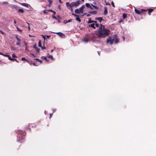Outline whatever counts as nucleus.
Listing matches in <instances>:
<instances>
[{
  "mask_svg": "<svg viewBox=\"0 0 156 156\" xmlns=\"http://www.w3.org/2000/svg\"><path fill=\"white\" fill-rule=\"evenodd\" d=\"M7 3H8L7 2H4L3 3L4 4H7Z\"/></svg>",
  "mask_w": 156,
  "mask_h": 156,
  "instance_id": "bf43d9fd",
  "label": "nucleus"
},
{
  "mask_svg": "<svg viewBox=\"0 0 156 156\" xmlns=\"http://www.w3.org/2000/svg\"><path fill=\"white\" fill-rule=\"evenodd\" d=\"M32 125V124H29V128L28 129H29L30 131H31V129H30V127H31V126L33 127V126H32V125Z\"/></svg>",
  "mask_w": 156,
  "mask_h": 156,
  "instance_id": "c9c22d12",
  "label": "nucleus"
},
{
  "mask_svg": "<svg viewBox=\"0 0 156 156\" xmlns=\"http://www.w3.org/2000/svg\"><path fill=\"white\" fill-rule=\"evenodd\" d=\"M33 48H35V50H36L37 52L38 53V52H39V51H40V49L39 48L37 47L36 44H34V45Z\"/></svg>",
  "mask_w": 156,
  "mask_h": 156,
  "instance_id": "9b49d317",
  "label": "nucleus"
},
{
  "mask_svg": "<svg viewBox=\"0 0 156 156\" xmlns=\"http://www.w3.org/2000/svg\"><path fill=\"white\" fill-rule=\"evenodd\" d=\"M49 11V10L48 9H45L43 11V13L44 14H46Z\"/></svg>",
  "mask_w": 156,
  "mask_h": 156,
  "instance_id": "bb28decb",
  "label": "nucleus"
},
{
  "mask_svg": "<svg viewBox=\"0 0 156 156\" xmlns=\"http://www.w3.org/2000/svg\"><path fill=\"white\" fill-rule=\"evenodd\" d=\"M16 28L17 29V30L21 32L22 31V30L20 29L18 27H16Z\"/></svg>",
  "mask_w": 156,
  "mask_h": 156,
  "instance_id": "58836bf2",
  "label": "nucleus"
},
{
  "mask_svg": "<svg viewBox=\"0 0 156 156\" xmlns=\"http://www.w3.org/2000/svg\"><path fill=\"white\" fill-rule=\"evenodd\" d=\"M85 5L86 7H87L88 8H90L91 9H93L92 7L88 3H86L85 4Z\"/></svg>",
  "mask_w": 156,
  "mask_h": 156,
  "instance_id": "dca6fc26",
  "label": "nucleus"
},
{
  "mask_svg": "<svg viewBox=\"0 0 156 156\" xmlns=\"http://www.w3.org/2000/svg\"><path fill=\"white\" fill-rule=\"evenodd\" d=\"M111 4H112V6L113 7H115V5L114 3V2H113V1H112Z\"/></svg>",
  "mask_w": 156,
  "mask_h": 156,
  "instance_id": "4c0bfd02",
  "label": "nucleus"
},
{
  "mask_svg": "<svg viewBox=\"0 0 156 156\" xmlns=\"http://www.w3.org/2000/svg\"><path fill=\"white\" fill-rule=\"evenodd\" d=\"M80 1L78 0L76 2H72L69 4V6L70 7H77L80 3Z\"/></svg>",
  "mask_w": 156,
  "mask_h": 156,
  "instance_id": "20e7f679",
  "label": "nucleus"
},
{
  "mask_svg": "<svg viewBox=\"0 0 156 156\" xmlns=\"http://www.w3.org/2000/svg\"><path fill=\"white\" fill-rule=\"evenodd\" d=\"M35 60H36L37 61H39V62H40L41 61V60H39V59L37 58L35 59Z\"/></svg>",
  "mask_w": 156,
  "mask_h": 156,
  "instance_id": "49530a36",
  "label": "nucleus"
},
{
  "mask_svg": "<svg viewBox=\"0 0 156 156\" xmlns=\"http://www.w3.org/2000/svg\"><path fill=\"white\" fill-rule=\"evenodd\" d=\"M87 23H93V21L91 20V18H89V21H88Z\"/></svg>",
  "mask_w": 156,
  "mask_h": 156,
  "instance_id": "4be33fe9",
  "label": "nucleus"
},
{
  "mask_svg": "<svg viewBox=\"0 0 156 156\" xmlns=\"http://www.w3.org/2000/svg\"><path fill=\"white\" fill-rule=\"evenodd\" d=\"M18 12H20L21 13H23L24 12V11L23 9H19L18 10Z\"/></svg>",
  "mask_w": 156,
  "mask_h": 156,
  "instance_id": "5701e85b",
  "label": "nucleus"
},
{
  "mask_svg": "<svg viewBox=\"0 0 156 156\" xmlns=\"http://www.w3.org/2000/svg\"><path fill=\"white\" fill-rule=\"evenodd\" d=\"M20 41H18L16 43V45H18L19 46H20Z\"/></svg>",
  "mask_w": 156,
  "mask_h": 156,
  "instance_id": "c756f323",
  "label": "nucleus"
},
{
  "mask_svg": "<svg viewBox=\"0 0 156 156\" xmlns=\"http://www.w3.org/2000/svg\"><path fill=\"white\" fill-rule=\"evenodd\" d=\"M72 15L76 17L79 16V15H76L74 13H72Z\"/></svg>",
  "mask_w": 156,
  "mask_h": 156,
  "instance_id": "2f4dec72",
  "label": "nucleus"
},
{
  "mask_svg": "<svg viewBox=\"0 0 156 156\" xmlns=\"http://www.w3.org/2000/svg\"><path fill=\"white\" fill-rule=\"evenodd\" d=\"M14 59V60H13L12 61H16L17 62H18L17 61V60L16 59Z\"/></svg>",
  "mask_w": 156,
  "mask_h": 156,
  "instance_id": "4d7b16f0",
  "label": "nucleus"
},
{
  "mask_svg": "<svg viewBox=\"0 0 156 156\" xmlns=\"http://www.w3.org/2000/svg\"><path fill=\"white\" fill-rule=\"evenodd\" d=\"M123 21L122 20H120L119 21V23H120L121 22H122Z\"/></svg>",
  "mask_w": 156,
  "mask_h": 156,
  "instance_id": "3c124183",
  "label": "nucleus"
},
{
  "mask_svg": "<svg viewBox=\"0 0 156 156\" xmlns=\"http://www.w3.org/2000/svg\"><path fill=\"white\" fill-rule=\"evenodd\" d=\"M21 60L22 61L25 60L26 61H28L27 60L25 57H22L21 58Z\"/></svg>",
  "mask_w": 156,
  "mask_h": 156,
  "instance_id": "473e14b6",
  "label": "nucleus"
},
{
  "mask_svg": "<svg viewBox=\"0 0 156 156\" xmlns=\"http://www.w3.org/2000/svg\"><path fill=\"white\" fill-rule=\"evenodd\" d=\"M108 9L106 7H104V10L103 13V15L104 16H106L108 14Z\"/></svg>",
  "mask_w": 156,
  "mask_h": 156,
  "instance_id": "1a4fd4ad",
  "label": "nucleus"
},
{
  "mask_svg": "<svg viewBox=\"0 0 156 156\" xmlns=\"http://www.w3.org/2000/svg\"><path fill=\"white\" fill-rule=\"evenodd\" d=\"M119 39L118 38H117V36L116 37H115V39L114 40V41L115 44H116L119 42Z\"/></svg>",
  "mask_w": 156,
  "mask_h": 156,
  "instance_id": "6ab92c4d",
  "label": "nucleus"
},
{
  "mask_svg": "<svg viewBox=\"0 0 156 156\" xmlns=\"http://www.w3.org/2000/svg\"><path fill=\"white\" fill-rule=\"evenodd\" d=\"M85 7V6L84 5H83L81 6L80 8L81 9L82 11H83V9Z\"/></svg>",
  "mask_w": 156,
  "mask_h": 156,
  "instance_id": "7c9ffc66",
  "label": "nucleus"
},
{
  "mask_svg": "<svg viewBox=\"0 0 156 156\" xmlns=\"http://www.w3.org/2000/svg\"><path fill=\"white\" fill-rule=\"evenodd\" d=\"M91 6H92L93 7H94L95 9H98V7L97 6L93 5L92 4H91Z\"/></svg>",
  "mask_w": 156,
  "mask_h": 156,
  "instance_id": "c85d7f7f",
  "label": "nucleus"
},
{
  "mask_svg": "<svg viewBox=\"0 0 156 156\" xmlns=\"http://www.w3.org/2000/svg\"><path fill=\"white\" fill-rule=\"evenodd\" d=\"M21 5L23 6H25L27 7H28L29 6H30V5L26 3H21Z\"/></svg>",
  "mask_w": 156,
  "mask_h": 156,
  "instance_id": "2eb2a0df",
  "label": "nucleus"
},
{
  "mask_svg": "<svg viewBox=\"0 0 156 156\" xmlns=\"http://www.w3.org/2000/svg\"><path fill=\"white\" fill-rule=\"evenodd\" d=\"M52 1L49 0V4L51 3H52Z\"/></svg>",
  "mask_w": 156,
  "mask_h": 156,
  "instance_id": "864d4df0",
  "label": "nucleus"
},
{
  "mask_svg": "<svg viewBox=\"0 0 156 156\" xmlns=\"http://www.w3.org/2000/svg\"><path fill=\"white\" fill-rule=\"evenodd\" d=\"M49 58H50L51 60H54L55 59L51 55H49Z\"/></svg>",
  "mask_w": 156,
  "mask_h": 156,
  "instance_id": "cd10ccee",
  "label": "nucleus"
},
{
  "mask_svg": "<svg viewBox=\"0 0 156 156\" xmlns=\"http://www.w3.org/2000/svg\"><path fill=\"white\" fill-rule=\"evenodd\" d=\"M95 20H98L101 23L102 20H103V19L101 17H97L95 18Z\"/></svg>",
  "mask_w": 156,
  "mask_h": 156,
  "instance_id": "4468645a",
  "label": "nucleus"
},
{
  "mask_svg": "<svg viewBox=\"0 0 156 156\" xmlns=\"http://www.w3.org/2000/svg\"><path fill=\"white\" fill-rule=\"evenodd\" d=\"M59 2L60 3H62V2L61 1V0H59Z\"/></svg>",
  "mask_w": 156,
  "mask_h": 156,
  "instance_id": "338daca9",
  "label": "nucleus"
},
{
  "mask_svg": "<svg viewBox=\"0 0 156 156\" xmlns=\"http://www.w3.org/2000/svg\"><path fill=\"white\" fill-rule=\"evenodd\" d=\"M116 34H115L114 35L113 37H109L106 41V42L107 43H110L111 44H112L114 41L115 39V37H116Z\"/></svg>",
  "mask_w": 156,
  "mask_h": 156,
  "instance_id": "7ed1b4c3",
  "label": "nucleus"
},
{
  "mask_svg": "<svg viewBox=\"0 0 156 156\" xmlns=\"http://www.w3.org/2000/svg\"><path fill=\"white\" fill-rule=\"evenodd\" d=\"M23 43H24V45L25 46H27V43L26 42L24 41H23Z\"/></svg>",
  "mask_w": 156,
  "mask_h": 156,
  "instance_id": "a19ab883",
  "label": "nucleus"
},
{
  "mask_svg": "<svg viewBox=\"0 0 156 156\" xmlns=\"http://www.w3.org/2000/svg\"><path fill=\"white\" fill-rule=\"evenodd\" d=\"M0 55H4H4L5 54H4L3 53H2V52H0Z\"/></svg>",
  "mask_w": 156,
  "mask_h": 156,
  "instance_id": "13d9d810",
  "label": "nucleus"
},
{
  "mask_svg": "<svg viewBox=\"0 0 156 156\" xmlns=\"http://www.w3.org/2000/svg\"><path fill=\"white\" fill-rule=\"evenodd\" d=\"M58 8L59 9H60V5H58Z\"/></svg>",
  "mask_w": 156,
  "mask_h": 156,
  "instance_id": "774afa93",
  "label": "nucleus"
},
{
  "mask_svg": "<svg viewBox=\"0 0 156 156\" xmlns=\"http://www.w3.org/2000/svg\"><path fill=\"white\" fill-rule=\"evenodd\" d=\"M72 20H69L67 22V23L70 22Z\"/></svg>",
  "mask_w": 156,
  "mask_h": 156,
  "instance_id": "5fc2aeb1",
  "label": "nucleus"
},
{
  "mask_svg": "<svg viewBox=\"0 0 156 156\" xmlns=\"http://www.w3.org/2000/svg\"><path fill=\"white\" fill-rule=\"evenodd\" d=\"M46 36L47 38H49V35H46Z\"/></svg>",
  "mask_w": 156,
  "mask_h": 156,
  "instance_id": "0e129e2a",
  "label": "nucleus"
},
{
  "mask_svg": "<svg viewBox=\"0 0 156 156\" xmlns=\"http://www.w3.org/2000/svg\"><path fill=\"white\" fill-rule=\"evenodd\" d=\"M30 54L33 56L34 57H36L35 55H34V54L33 53H30Z\"/></svg>",
  "mask_w": 156,
  "mask_h": 156,
  "instance_id": "37998d69",
  "label": "nucleus"
},
{
  "mask_svg": "<svg viewBox=\"0 0 156 156\" xmlns=\"http://www.w3.org/2000/svg\"><path fill=\"white\" fill-rule=\"evenodd\" d=\"M154 10V9H141V12H147V11H148V14L149 15H151V13Z\"/></svg>",
  "mask_w": 156,
  "mask_h": 156,
  "instance_id": "39448f33",
  "label": "nucleus"
},
{
  "mask_svg": "<svg viewBox=\"0 0 156 156\" xmlns=\"http://www.w3.org/2000/svg\"><path fill=\"white\" fill-rule=\"evenodd\" d=\"M55 15H54V14L52 15V16H53V17L55 19H57V18L56 17H55V16H54Z\"/></svg>",
  "mask_w": 156,
  "mask_h": 156,
  "instance_id": "c03bdc74",
  "label": "nucleus"
},
{
  "mask_svg": "<svg viewBox=\"0 0 156 156\" xmlns=\"http://www.w3.org/2000/svg\"><path fill=\"white\" fill-rule=\"evenodd\" d=\"M88 35L89 37V39H90V41H94L95 39V38L96 37L95 36V35L94 33H91Z\"/></svg>",
  "mask_w": 156,
  "mask_h": 156,
  "instance_id": "423d86ee",
  "label": "nucleus"
},
{
  "mask_svg": "<svg viewBox=\"0 0 156 156\" xmlns=\"http://www.w3.org/2000/svg\"><path fill=\"white\" fill-rule=\"evenodd\" d=\"M89 27H91L92 28H93L94 29H95L96 27H95V24L94 23H92L90 25H89Z\"/></svg>",
  "mask_w": 156,
  "mask_h": 156,
  "instance_id": "f3484780",
  "label": "nucleus"
},
{
  "mask_svg": "<svg viewBox=\"0 0 156 156\" xmlns=\"http://www.w3.org/2000/svg\"><path fill=\"white\" fill-rule=\"evenodd\" d=\"M52 114H50V117H49V118H51L52 116Z\"/></svg>",
  "mask_w": 156,
  "mask_h": 156,
  "instance_id": "de8ad7c7",
  "label": "nucleus"
},
{
  "mask_svg": "<svg viewBox=\"0 0 156 156\" xmlns=\"http://www.w3.org/2000/svg\"><path fill=\"white\" fill-rule=\"evenodd\" d=\"M12 57L13 58H17L16 55L14 53L12 55Z\"/></svg>",
  "mask_w": 156,
  "mask_h": 156,
  "instance_id": "72a5a7b5",
  "label": "nucleus"
},
{
  "mask_svg": "<svg viewBox=\"0 0 156 156\" xmlns=\"http://www.w3.org/2000/svg\"><path fill=\"white\" fill-rule=\"evenodd\" d=\"M55 48L54 47V49L51 50V52H52L53 51H54V50H55Z\"/></svg>",
  "mask_w": 156,
  "mask_h": 156,
  "instance_id": "a18cd8bd",
  "label": "nucleus"
},
{
  "mask_svg": "<svg viewBox=\"0 0 156 156\" xmlns=\"http://www.w3.org/2000/svg\"><path fill=\"white\" fill-rule=\"evenodd\" d=\"M110 33V31L108 29L105 28L104 26L101 24L96 32V34L98 37L100 39L108 36Z\"/></svg>",
  "mask_w": 156,
  "mask_h": 156,
  "instance_id": "f257e3e1",
  "label": "nucleus"
},
{
  "mask_svg": "<svg viewBox=\"0 0 156 156\" xmlns=\"http://www.w3.org/2000/svg\"><path fill=\"white\" fill-rule=\"evenodd\" d=\"M41 48L42 49H44L45 48V47L44 46H43V47L41 46Z\"/></svg>",
  "mask_w": 156,
  "mask_h": 156,
  "instance_id": "8fccbe9b",
  "label": "nucleus"
},
{
  "mask_svg": "<svg viewBox=\"0 0 156 156\" xmlns=\"http://www.w3.org/2000/svg\"><path fill=\"white\" fill-rule=\"evenodd\" d=\"M53 112H55V111L56 110H55V109H53Z\"/></svg>",
  "mask_w": 156,
  "mask_h": 156,
  "instance_id": "69168bd1",
  "label": "nucleus"
},
{
  "mask_svg": "<svg viewBox=\"0 0 156 156\" xmlns=\"http://www.w3.org/2000/svg\"><path fill=\"white\" fill-rule=\"evenodd\" d=\"M17 133L19 135L18 137L19 139L18 140V142L20 143H23L24 141V138L23 136L24 135V133L21 130H18L17 131Z\"/></svg>",
  "mask_w": 156,
  "mask_h": 156,
  "instance_id": "f03ea898",
  "label": "nucleus"
},
{
  "mask_svg": "<svg viewBox=\"0 0 156 156\" xmlns=\"http://www.w3.org/2000/svg\"><path fill=\"white\" fill-rule=\"evenodd\" d=\"M56 33L58 34L60 37H64L65 36L61 32H58Z\"/></svg>",
  "mask_w": 156,
  "mask_h": 156,
  "instance_id": "ddd939ff",
  "label": "nucleus"
},
{
  "mask_svg": "<svg viewBox=\"0 0 156 156\" xmlns=\"http://www.w3.org/2000/svg\"><path fill=\"white\" fill-rule=\"evenodd\" d=\"M76 20L79 22H81V20L80 19L79 16L76 17L75 19Z\"/></svg>",
  "mask_w": 156,
  "mask_h": 156,
  "instance_id": "b1692460",
  "label": "nucleus"
},
{
  "mask_svg": "<svg viewBox=\"0 0 156 156\" xmlns=\"http://www.w3.org/2000/svg\"><path fill=\"white\" fill-rule=\"evenodd\" d=\"M89 13L91 14H95L97 13V11H93L89 12Z\"/></svg>",
  "mask_w": 156,
  "mask_h": 156,
  "instance_id": "aec40b11",
  "label": "nucleus"
},
{
  "mask_svg": "<svg viewBox=\"0 0 156 156\" xmlns=\"http://www.w3.org/2000/svg\"><path fill=\"white\" fill-rule=\"evenodd\" d=\"M75 12L76 14H80L82 13L83 12V11H82L80 8L79 9H76L75 10Z\"/></svg>",
  "mask_w": 156,
  "mask_h": 156,
  "instance_id": "0eeeda50",
  "label": "nucleus"
},
{
  "mask_svg": "<svg viewBox=\"0 0 156 156\" xmlns=\"http://www.w3.org/2000/svg\"><path fill=\"white\" fill-rule=\"evenodd\" d=\"M11 50H15V48L14 47H12L11 48Z\"/></svg>",
  "mask_w": 156,
  "mask_h": 156,
  "instance_id": "603ef678",
  "label": "nucleus"
},
{
  "mask_svg": "<svg viewBox=\"0 0 156 156\" xmlns=\"http://www.w3.org/2000/svg\"><path fill=\"white\" fill-rule=\"evenodd\" d=\"M89 35L86 37V38H84L83 41H84L85 42L87 43L89 41H90V39H89Z\"/></svg>",
  "mask_w": 156,
  "mask_h": 156,
  "instance_id": "6e6552de",
  "label": "nucleus"
},
{
  "mask_svg": "<svg viewBox=\"0 0 156 156\" xmlns=\"http://www.w3.org/2000/svg\"><path fill=\"white\" fill-rule=\"evenodd\" d=\"M49 12H53L54 15H55V13H56V12L55 11H53L51 9H49Z\"/></svg>",
  "mask_w": 156,
  "mask_h": 156,
  "instance_id": "f704fd0d",
  "label": "nucleus"
},
{
  "mask_svg": "<svg viewBox=\"0 0 156 156\" xmlns=\"http://www.w3.org/2000/svg\"><path fill=\"white\" fill-rule=\"evenodd\" d=\"M123 18V19H125L127 17V14L126 13H123L122 14Z\"/></svg>",
  "mask_w": 156,
  "mask_h": 156,
  "instance_id": "412c9836",
  "label": "nucleus"
},
{
  "mask_svg": "<svg viewBox=\"0 0 156 156\" xmlns=\"http://www.w3.org/2000/svg\"><path fill=\"white\" fill-rule=\"evenodd\" d=\"M41 36H42V37L44 38V41H45V40L46 39L45 36H44L43 35H41Z\"/></svg>",
  "mask_w": 156,
  "mask_h": 156,
  "instance_id": "e433bc0d",
  "label": "nucleus"
},
{
  "mask_svg": "<svg viewBox=\"0 0 156 156\" xmlns=\"http://www.w3.org/2000/svg\"><path fill=\"white\" fill-rule=\"evenodd\" d=\"M42 58H43V59H44L46 60H47V57H46L42 56Z\"/></svg>",
  "mask_w": 156,
  "mask_h": 156,
  "instance_id": "ea45409f",
  "label": "nucleus"
},
{
  "mask_svg": "<svg viewBox=\"0 0 156 156\" xmlns=\"http://www.w3.org/2000/svg\"><path fill=\"white\" fill-rule=\"evenodd\" d=\"M97 21H93V23H94L96 24V23H97Z\"/></svg>",
  "mask_w": 156,
  "mask_h": 156,
  "instance_id": "6e6d98bb",
  "label": "nucleus"
},
{
  "mask_svg": "<svg viewBox=\"0 0 156 156\" xmlns=\"http://www.w3.org/2000/svg\"><path fill=\"white\" fill-rule=\"evenodd\" d=\"M134 11L136 14L138 15H140V12L139 10L136 9H135Z\"/></svg>",
  "mask_w": 156,
  "mask_h": 156,
  "instance_id": "a211bd4d",
  "label": "nucleus"
},
{
  "mask_svg": "<svg viewBox=\"0 0 156 156\" xmlns=\"http://www.w3.org/2000/svg\"><path fill=\"white\" fill-rule=\"evenodd\" d=\"M90 16V15L89 14H87V17H89V16Z\"/></svg>",
  "mask_w": 156,
  "mask_h": 156,
  "instance_id": "680f3d73",
  "label": "nucleus"
},
{
  "mask_svg": "<svg viewBox=\"0 0 156 156\" xmlns=\"http://www.w3.org/2000/svg\"><path fill=\"white\" fill-rule=\"evenodd\" d=\"M4 56L8 57V58L10 60L13 61V60H14V59L12 58L9 55L5 54Z\"/></svg>",
  "mask_w": 156,
  "mask_h": 156,
  "instance_id": "f8f14e48",
  "label": "nucleus"
},
{
  "mask_svg": "<svg viewBox=\"0 0 156 156\" xmlns=\"http://www.w3.org/2000/svg\"><path fill=\"white\" fill-rule=\"evenodd\" d=\"M41 40H39L38 41V46L40 47H41L42 45H41Z\"/></svg>",
  "mask_w": 156,
  "mask_h": 156,
  "instance_id": "393cba45",
  "label": "nucleus"
},
{
  "mask_svg": "<svg viewBox=\"0 0 156 156\" xmlns=\"http://www.w3.org/2000/svg\"><path fill=\"white\" fill-rule=\"evenodd\" d=\"M66 5L67 8L71 10L72 11H73V9L72 7H70L69 6V2H67L66 3Z\"/></svg>",
  "mask_w": 156,
  "mask_h": 156,
  "instance_id": "9d476101",
  "label": "nucleus"
},
{
  "mask_svg": "<svg viewBox=\"0 0 156 156\" xmlns=\"http://www.w3.org/2000/svg\"><path fill=\"white\" fill-rule=\"evenodd\" d=\"M0 32H1V33L2 34H4V33L2 31V30H0Z\"/></svg>",
  "mask_w": 156,
  "mask_h": 156,
  "instance_id": "09e8293b",
  "label": "nucleus"
},
{
  "mask_svg": "<svg viewBox=\"0 0 156 156\" xmlns=\"http://www.w3.org/2000/svg\"><path fill=\"white\" fill-rule=\"evenodd\" d=\"M99 24L98 23H97L95 24V26H96L97 27H99Z\"/></svg>",
  "mask_w": 156,
  "mask_h": 156,
  "instance_id": "79ce46f5",
  "label": "nucleus"
},
{
  "mask_svg": "<svg viewBox=\"0 0 156 156\" xmlns=\"http://www.w3.org/2000/svg\"><path fill=\"white\" fill-rule=\"evenodd\" d=\"M14 23L15 24H16V21L15 20H14Z\"/></svg>",
  "mask_w": 156,
  "mask_h": 156,
  "instance_id": "052dcab7",
  "label": "nucleus"
},
{
  "mask_svg": "<svg viewBox=\"0 0 156 156\" xmlns=\"http://www.w3.org/2000/svg\"><path fill=\"white\" fill-rule=\"evenodd\" d=\"M15 37L18 41H20L21 40L18 37L17 35Z\"/></svg>",
  "mask_w": 156,
  "mask_h": 156,
  "instance_id": "a878e982",
  "label": "nucleus"
},
{
  "mask_svg": "<svg viewBox=\"0 0 156 156\" xmlns=\"http://www.w3.org/2000/svg\"><path fill=\"white\" fill-rule=\"evenodd\" d=\"M25 49L26 50H27V46H26Z\"/></svg>",
  "mask_w": 156,
  "mask_h": 156,
  "instance_id": "e2e57ef3",
  "label": "nucleus"
}]
</instances>
